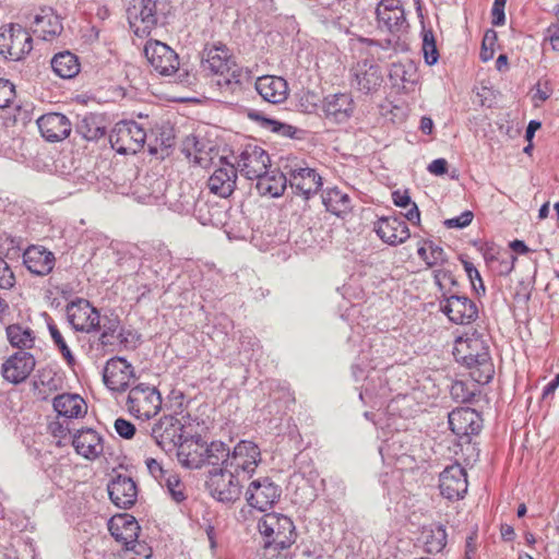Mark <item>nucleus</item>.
<instances>
[{"instance_id":"23","label":"nucleus","mask_w":559,"mask_h":559,"mask_svg":"<svg viewBox=\"0 0 559 559\" xmlns=\"http://www.w3.org/2000/svg\"><path fill=\"white\" fill-rule=\"evenodd\" d=\"M72 445L78 455L88 461L97 460L104 452V439L92 428L76 430L72 437Z\"/></svg>"},{"instance_id":"64","label":"nucleus","mask_w":559,"mask_h":559,"mask_svg":"<svg viewBox=\"0 0 559 559\" xmlns=\"http://www.w3.org/2000/svg\"><path fill=\"white\" fill-rule=\"evenodd\" d=\"M433 129V122L429 117H423L420 120V130L425 134H430Z\"/></svg>"},{"instance_id":"57","label":"nucleus","mask_w":559,"mask_h":559,"mask_svg":"<svg viewBox=\"0 0 559 559\" xmlns=\"http://www.w3.org/2000/svg\"><path fill=\"white\" fill-rule=\"evenodd\" d=\"M473 218L474 214L472 211H464L461 215L447 219L444 225L448 228H464L472 223Z\"/></svg>"},{"instance_id":"11","label":"nucleus","mask_w":559,"mask_h":559,"mask_svg":"<svg viewBox=\"0 0 559 559\" xmlns=\"http://www.w3.org/2000/svg\"><path fill=\"white\" fill-rule=\"evenodd\" d=\"M144 55L153 70L160 75H173L179 69L177 52L159 40H147L144 46Z\"/></svg>"},{"instance_id":"26","label":"nucleus","mask_w":559,"mask_h":559,"mask_svg":"<svg viewBox=\"0 0 559 559\" xmlns=\"http://www.w3.org/2000/svg\"><path fill=\"white\" fill-rule=\"evenodd\" d=\"M237 169L227 162H223L207 180V187L211 193L219 198H228L233 194L236 188Z\"/></svg>"},{"instance_id":"40","label":"nucleus","mask_w":559,"mask_h":559,"mask_svg":"<svg viewBox=\"0 0 559 559\" xmlns=\"http://www.w3.org/2000/svg\"><path fill=\"white\" fill-rule=\"evenodd\" d=\"M79 132L87 141H94L105 135L104 119L95 114L85 115L78 126Z\"/></svg>"},{"instance_id":"45","label":"nucleus","mask_w":559,"mask_h":559,"mask_svg":"<svg viewBox=\"0 0 559 559\" xmlns=\"http://www.w3.org/2000/svg\"><path fill=\"white\" fill-rule=\"evenodd\" d=\"M477 391V384L467 383L463 380H455L450 390L452 399L460 403L471 402Z\"/></svg>"},{"instance_id":"39","label":"nucleus","mask_w":559,"mask_h":559,"mask_svg":"<svg viewBox=\"0 0 559 559\" xmlns=\"http://www.w3.org/2000/svg\"><path fill=\"white\" fill-rule=\"evenodd\" d=\"M48 330L55 346L59 349L63 359L69 366H74L75 358L69 347V342L74 338L73 332L68 331L64 334L55 323H48Z\"/></svg>"},{"instance_id":"34","label":"nucleus","mask_w":559,"mask_h":559,"mask_svg":"<svg viewBox=\"0 0 559 559\" xmlns=\"http://www.w3.org/2000/svg\"><path fill=\"white\" fill-rule=\"evenodd\" d=\"M417 255L429 269L444 266L448 262L444 249L428 238L417 241Z\"/></svg>"},{"instance_id":"7","label":"nucleus","mask_w":559,"mask_h":559,"mask_svg":"<svg viewBox=\"0 0 559 559\" xmlns=\"http://www.w3.org/2000/svg\"><path fill=\"white\" fill-rule=\"evenodd\" d=\"M242 479L227 468H215L210 472L206 486L217 501L234 503L241 497Z\"/></svg>"},{"instance_id":"61","label":"nucleus","mask_w":559,"mask_h":559,"mask_svg":"<svg viewBox=\"0 0 559 559\" xmlns=\"http://www.w3.org/2000/svg\"><path fill=\"white\" fill-rule=\"evenodd\" d=\"M428 171L435 176H442L448 171V162L444 158L435 159L428 165Z\"/></svg>"},{"instance_id":"12","label":"nucleus","mask_w":559,"mask_h":559,"mask_svg":"<svg viewBox=\"0 0 559 559\" xmlns=\"http://www.w3.org/2000/svg\"><path fill=\"white\" fill-rule=\"evenodd\" d=\"M237 168L248 179H259L270 167V156L257 144L246 145L236 158Z\"/></svg>"},{"instance_id":"25","label":"nucleus","mask_w":559,"mask_h":559,"mask_svg":"<svg viewBox=\"0 0 559 559\" xmlns=\"http://www.w3.org/2000/svg\"><path fill=\"white\" fill-rule=\"evenodd\" d=\"M37 126L43 138L48 142H59L67 139L72 126L67 116L59 112H48L37 119Z\"/></svg>"},{"instance_id":"1","label":"nucleus","mask_w":559,"mask_h":559,"mask_svg":"<svg viewBox=\"0 0 559 559\" xmlns=\"http://www.w3.org/2000/svg\"><path fill=\"white\" fill-rule=\"evenodd\" d=\"M453 355L469 370L475 383L486 384L492 379L495 367L488 342L481 333L473 330L459 336L454 342Z\"/></svg>"},{"instance_id":"37","label":"nucleus","mask_w":559,"mask_h":559,"mask_svg":"<svg viewBox=\"0 0 559 559\" xmlns=\"http://www.w3.org/2000/svg\"><path fill=\"white\" fill-rule=\"evenodd\" d=\"M421 540L427 552L438 554L447 545L445 528L440 524L426 526L421 532Z\"/></svg>"},{"instance_id":"32","label":"nucleus","mask_w":559,"mask_h":559,"mask_svg":"<svg viewBox=\"0 0 559 559\" xmlns=\"http://www.w3.org/2000/svg\"><path fill=\"white\" fill-rule=\"evenodd\" d=\"M52 405L58 415L66 418H81L87 412V404L79 394L63 393L57 395Z\"/></svg>"},{"instance_id":"28","label":"nucleus","mask_w":559,"mask_h":559,"mask_svg":"<svg viewBox=\"0 0 559 559\" xmlns=\"http://www.w3.org/2000/svg\"><path fill=\"white\" fill-rule=\"evenodd\" d=\"M255 91L263 100L270 104H282L289 95L287 81L277 75H262L258 78Z\"/></svg>"},{"instance_id":"14","label":"nucleus","mask_w":559,"mask_h":559,"mask_svg":"<svg viewBox=\"0 0 559 559\" xmlns=\"http://www.w3.org/2000/svg\"><path fill=\"white\" fill-rule=\"evenodd\" d=\"M67 317L76 331L91 333L99 329L100 314L86 299L78 298L69 302Z\"/></svg>"},{"instance_id":"36","label":"nucleus","mask_w":559,"mask_h":559,"mask_svg":"<svg viewBox=\"0 0 559 559\" xmlns=\"http://www.w3.org/2000/svg\"><path fill=\"white\" fill-rule=\"evenodd\" d=\"M51 68L58 76L72 79L79 74L81 66L74 53L63 51L53 56L51 59Z\"/></svg>"},{"instance_id":"5","label":"nucleus","mask_w":559,"mask_h":559,"mask_svg":"<svg viewBox=\"0 0 559 559\" xmlns=\"http://www.w3.org/2000/svg\"><path fill=\"white\" fill-rule=\"evenodd\" d=\"M187 421L188 417L182 414L165 415L159 418L152 429L156 444L165 451L179 447L187 438Z\"/></svg>"},{"instance_id":"29","label":"nucleus","mask_w":559,"mask_h":559,"mask_svg":"<svg viewBox=\"0 0 559 559\" xmlns=\"http://www.w3.org/2000/svg\"><path fill=\"white\" fill-rule=\"evenodd\" d=\"M23 262L31 273L44 276L53 270L56 259L46 248L31 246L23 253Z\"/></svg>"},{"instance_id":"19","label":"nucleus","mask_w":559,"mask_h":559,"mask_svg":"<svg viewBox=\"0 0 559 559\" xmlns=\"http://www.w3.org/2000/svg\"><path fill=\"white\" fill-rule=\"evenodd\" d=\"M130 27L138 37H147L157 25L156 2L141 0L129 15Z\"/></svg>"},{"instance_id":"24","label":"nucleus","mask_w":559,"mask_h":559,"mask_svg":"<svg viewBox=\"0 0 559 559\" xmlns=\"http://www.w3.org/2000/svg\"><path fill=\"white\" fill-rule=\"evenodd\" d=\"M206 441L201 436L185 438L177 450L179 463L190 469H199L205 465Z\"/></svg>"},{"instance_id":"4","label":"nucleus","mask_w":559,"mask_h":559,"mask_svg":"<svg viewBox=\"0 0 559 559\" xmlns=\"http://www.w3.org/2000/svg\"><path fill=\"white\" fill-rule=\"evenodd\" d=\"M127 408L136 418L150 419L162 408L160 393L155 386L140 383L129 391Z\"/></svg>"},{"instance_id":"48","label":"nucleus","mask_w":559,"mask_h":559,"mask_svg":"<svg viewBox=\"0 0 559 559\" xmlns=\"http://www.w3.org/2000/svg\"><path fill=\"white\" fill-rule=\"evenodd\" d=\"M462 264H463L464 271L471 282L473 290L477 295H484L486 292V287L484 285V282H483L479 271L468 260H462Z\"/></svg>"},{"instance_id":"55","label":"nucleus","mask_w":559,"mask_h":559,"mask_svg":"<svg viewBox=\"0 0 559 559\" xmlns=\"http://www.w3.org/2000/svg\"><path fill=\"white\" fill-rule=\"evenodd\" d=\"M145 465L150 472V474L159 483L163 484L166 477L170 474L166 471L162 464L155 459H146Z\"/></svg>"},{"instance_id":"63","label":"nucleus","mask_w":559,"mask_h":559,"mask_svg":"<svg viewBox=\"0 0 559 559\" xmlns=\"http://www.w3.org/2000/svg\"><path fill=\"white\" fill-rule=\"evenodd\" d=\"M559 386V381L555 378L549 383H547L543 390V396L546 397L555 393V391Z\"/></svg>"},{"instance_id":"8","label":"nucleus","mask_w":559,"mask_h":559,"mask_svg":"<svg viewBox=\"0 0 559 559\" xmlns=\"http://www.w3.org/2000/svg\"><path fill=\"white\" fill-rule=\"evenodd\" d=\"M33 39L26 28L9 24L0 31V55L5 59L21 60L31 52Z\"/></svg>"},{"instance_id":"47","label":"nucleus","mask_w":559,"mask_h":559,"mask_svg":"<svg viewBox=\"0 0 559 559\" xmlns=\"http://www.w3.org/2000/svg\"><path fill=\"white\" fill-rule=\"evenodd\" d=\"M160 485L165 486L167 488L170 497L176 502L179 503V502H182L183 500H186V498H187L186 486L182 483V480L179 478L178 475L169 474L166 477V479L164 480V483Z\"/></svg>"},{"instance_id":"56","label":"nucleus","mask_w":559,"mask_h":559,"mask_svg":"<svg viewBox=\"0 0 559 559\" xmlns=\"http://www.w3.org/2000/svg\"><path fill=\"white\" fill-rule=\"evenodd\" d=\"M114 427L121 438L131 439L135 435V426L124 418L116 419Z\"/></svg>"},{"instance_id":"42","label":"nucleus","mask_w":559,"mask_h":559,"mask_svg":"<svg viewBox=\"0 0 559 559\" xmlns=\"http://www.w3.org/2000/svg\"><path fill=\"white\" fill-rule=\"evenodd\" d=\"M60 379H57L51 370H41L34 381V392L37 397L47 400L59 389Z\"/></svg>"},{"instance_id":"60","label":"nucleus","mask_w":559,"mask_h":559,"mask_svg":"<svg viewBox=\"0 0 559 559\" xmlns=\"http://www.w3.org/2000/svg\"><path fill=\"white\" fill-rule=\"evenodd\" d=\"M435 282L439 287H443L447 283L453 284V277L449 270H445L443 266L437 267L433 272Z\"/></svg>"},{"instance_id":"44","label":"nucleus","mask_w":559,"mask_h":559,"mask_svg":"<svg viewBox=\"0 0 559 559\" xmlns=\"http://www.w3.org/2000/svg\"><path fill=\"white\" fill-rule=\"evenodd\" d=\"M360 91L366 93L376 91L382 83V75L377 67H369L366 71L356 75Z\"/></svg>"},{"instance_id":"6","label":"nucleus","mask_w":559,"mask_h":559,"mask_svg":"<svg viewBox=\"0 0 559 559\" xmlns=\"http://www.w3.org/2000/svg\"><path fill=\"white\" fill-rule=\"evenodd\" d=\"M262 461L259 445L250 440H240L229 452L226 468L242 478H250Z\"/></svg>"},{"instance_id":"18","label":"nucleus","mask_w":559,"mask_h":559,"mask_svg":"<svg viewBox=\"0 0 559 559\" xmlns=\"http://www.w3.org/2000/svg\"><path fill=\"white\" fill-rule=\"evenodd\" d=\"M205 58L203 66L212 73L217 75H228L236 78V63L228 47L222 43H214L204 50Z\"/></svg>"},{"instance_id":"9","label":"nucleus","mask_w":559,"mask_h":559,"mask_svg":"<svg viewBox=\"0 0 559 559\" xmlns=\"http://www.w3.org/2000/svg\"><path fill=\"white\" fill-rule=\"evenodd\" d=\"M145 139V130L134 121L116 123L109 135L111 147L119 154H135L143 147Z\"/></svg>"},{"instance_id":"33","label":"nucleus","mask_w":559,"mask_h":559,"mask_svg":"<svg viewBox=\"0 0 559 559\" xmlns=\"http://www.w3.org/2000/svg\"><path fill=\"white\" fill-rule=\"evenodd\" d=\"M286 176L277 168L267 169L258 180L257 190L263 197L277 198L286 189Z\"/></svg>"},{"instance_id":"21","label":"nucleus","mask_w":559,"mask_h":559,"mask_svg":"<svg viewBox=\"0 0 559 559\" xmlns=\"http://www.w3.org/2000/svg\"><path fill=\"white\" fill-rule=\"evenodd\" d=\"M377 236L386 245L399 246L411 237L407 223L399 216L380 217L373 226Z\"/></svg>"},{"instance_id":"46","label":"nucleus","mask_w":559,"mask_h":559,"mask_svg":"<svg viewBox=\"0 0 559 559\" xmlns=\"http://www.w3.org/2000/svg\"><path fill=\"white\" fill-rule=\"evenodd\" d=\"M423 52L427 64L432 66L439 59L436 38L432 29H424L423 32Z\"/></svg>"},{"instance_id":"15","label":"nucleus","mask_w":559,"mask_h":559,"mask_svg":"<svg viewBox=\"0 0 559 559\" xmlns=\"http://www.w3.org/2000/svg\"><path fill=\"white\" fill-rule=\"evenodd\" d=\"M36 366L35 357L25 350L15 352L1 366V376L12 384L26 381Z\"/></svg>"},{"instance_id":"31","label":"nucleus","mask_w":559,"mask_h":559,"mask_svg":"<svg viewBox=\"0 0 559 559\" xmlns=\"http://www.w3.org/2000/svg\"><path fill=\"white\" fill-rule=\"evenodd\" d=\"M63 29L62 23L52 10H41L33 22V32L44 40H51L59 36Z\"/></svg>"},{"instance_id":"2","label":"nucleus","mask_w":559,"mask_h":559,"mask_svg":"<svg viewBox=\"0 0 559 559\" xmlns=\"http://www.w3.org/2000/svg\"><path fill=\"white\" fill-rule=\"evenodd\" d=\"M263 538V559H292L290 548L296 542V530L290 518L281 513H266L258 523Z\"/></svg>"},{"instance_id":"27","label":"nucleus","mask_w":559,"mask_h":559,"mask_svg":"<svg viewBox=\"0 0 559 559\" xmlns=\"http://www.w3.org/2000/svg\"><path fill=\"white\" fill-rule=\"evenodd\" d=\"M109 498L118 508L132 507L138 498V487L127 475H117L108 485Z\"/></svg>"},{"instance_id":"59","label":"nucleus","mask_w":559,"mask_h":559,"mask_svg":"<svg viewBox=\"0 0 559 559\" xmlns=\"http://www.w3.org/2000/svg\"><path fill=\"white\" fill-rule=\"evenodd\" d=\"M394 11H404L400 0H381L377 7V14H383L385 12L393 13Z\"/></svg>"},{"instance_id":"52","label":"nucleus","mask_w":559,"mask_h":559,"mask_svg":"<svg viewBox=\"0 0 559 559\" xmlns=\"http://www.w3.org/2000/svg\"><path fill=\"white\" fill-rule=\"evenodd\" d=\"M15 97L14 85L5 79H0V108H7Z\"/></svg>"},{"instance_id":"38","label":"nucleus","mask_w":559,"mask_h":559,"mask_svg":"<svg viewBox=\"0 0 559 559\" xmlns=\"http://www.w3.org/2000/svg\"><path fill=\"white\" fill-rule=\"evenodd\" d=\"M9 343L20 349H31L35 345V333L28 326L10 324L5 329Z\"/></svg>"},{"instance_id":"35","label":"nucleus","mask_w":559,"mask_h":559,"mask_svg":"<svg viewBox=\"0 0 559 559\" xmlns=\"http://www.w3.org/2000/svg\"><path fill=\"white\" fill-rule=\"evenodd\" d=\"M321 197L326 211L336 216L346 215L352 210V200L349 195L337 187L326 188L322 192Z\"/></svg>"},{"instance_id":"53","label":"nucleus","mask_w":559,"mask_h":559,"mask_svg":"<svg viewBox=\"0 0 559 559\" xmlns=\"http://www.w3.org/2000/svg\"><path fill=\"white\" fill-rule=\"evenodd\" d=\"M15 284V276L8 262L0 258V288L9 289Z\"/></svg>"},{"instance_id":"22","label":"nucleus","mask_w":559,"mask_h":559,"mask_svg":"<svg viewBox=\"0 0 559 559\" xmlns=\"http://www.w3.org/2000/svg\"><path fill=\"white\" fill-rule=\"evenodd\" d=\"M440 308L456 324H468L478 317L477 306L465 296H450L441 302Z\"/></svg>"},{"instance_id":"13","label":"nucleus","mask_w":559,"mask_h":559,"mask_svg":"<svg viewBox=\"0 0 559 559\" xmlns=\"http://www.w3.org/2000/svg\"><path fill=\"white\" fill-rule=\"evenodd\" d=\"M246 500L261 512L271 509L281 497V488L269 477L252 480L246 490Z\"/></svg>"},{"instance_id":"10","label":"nucleus","mask_w":559,"mask_h":559,"mask_svg":"<svg viewBox=\"0 0 559 559\" xmlns=\"http://www.w3.org/2000/svg\"><path fill=\"white\" fill-rule=\"evenodd\" d=\"M134 378V367L122 357H112L104 366L103 382L114 393L126 392Z\"/></svg>"},{"instance_id":"49","label":"nucleus","mask_w":559,"mask_h":559,"mask_svg":"<svg viewBox=\"0 0 559 559\" xmlns=\"http://www.w3.org/2000/svg\"><path fill=\"white\" fill-rule=\"evenodd\" d=\"M497 40V32L493 29H487L484 35L480 49V59L484 62H487L493 58Z\"/></svg>"},{"instance_id":"50","label":"nucleus","mask_w":559,"mask_h":559,"mask_svg":"<svg viewBox=\"0 0 559 559\" xmlns=\"http://www.w3.org/2000/svg\"><path fill=\"white\" fill-rule=\"evenodd\" d=\"M257 120L261 121V126L271 130L274 133L282 134L285 136H292L294 134V127L283 123L278 120L255 116Z\"/></svg>"},{"instance_id":"30","label":"nucleus","mask_w":559,"mask_h":559,"mask_svg":"<svg viewBox=\"0 0 559 559\" xmlns=\"http://www.w3.org/2000/svg\"><path fill=\"white\" fill-rule=\"evenodd\" d=\"M289 183L296 193L308 199L311 194L317 193L321 188L322 178L312 168L299 167L292 171Z\"/></svg>"},{"instance_id":"54","label":"nucleus","mask_w":559,"mask_h":559,"mask_svg":"<svg viewBox=\"0 0 559 559\" xmlns=\"http://www.w3.org/2000/svg\"><path fill=\"white\" fill-rule=\"evenodd\" d=\"M378 21L385 25L389 29L397 27L404 20V11L385 12L383 14H377Z\"/></svg>"},{"instance_id":"62","label":"nucleus","mask_w":559,"mask_h":559,"mask_svg":"<svg viewBox=\"0 0 559 559\" xmlns=\"http://www.w3.org/2000/svg\"><path fill=\"white\" fill-rule=\"evenodd\" d=\"M549 41L554 50L559 51V26L549 29Z\"/></svg>"},{"instance_id":"51","label":"nucleus","mask_w":559,"mask_h":559,"mask_svg":"<svg viewBox=\"0 0 559 559\" xmlns=\"http://www.w3.org/2000/svg\"><path fill=\"white\" fill-rule=\"evenodd\" d=\"M552 87L549 81H538L534 87L532 100L535 107H539L543 103L550 98Z\"/></svg>"},{"instance_id":"20","label":"nucleus","mask_w":559,"mask_h":559,"mask_svg":"<svg viewBox=\"0 0 559 559\" xmlns=\"http://www.w3.org/2000/svg\"><path fill=\"white\" fill-rule=\"evenodd\" d=\"M439 488L443 497L457 500L467 491L466 471L460 464H453L443 469L439 478Z\"/></svg>"},{"instance_id":"17","label":"nucleus","mask_w":559,"mask_h":559,"mask_svg":"<svg viewBox=\"0 0 559 559\" xmlns=\"http://www.w3.org/2000/svg\"><path fill=\"white\" fill-rule=\"evenodd\" d=\"M321 108L326 120L344 123L352 118L356 106L352 94L335 93L323 98Z\"/></svg>"},{"instance_id":"43","label":"nucleus","mask_w":559,"mask_h":559,"mask_svg":"<svg viewBox=\"0 0 559 559\" xmlns=\"http://www.w3.org/2000/svg\"><path fill=\"white\" fill-rule=\"evenodd\" d=\"M205 464L226 468V462L229 457V448L222 441H212L206 443Z\"/></svg>"},{"instance_id":"41","label":"nucleus","mask_w":559,"mask_h":559,"mask_svg":"<svg viewBox=\"0 0 559 559\" xmlns=\"http://www.w3.org/2000/svg\"><path fill=\"white\" fill-rule=\"evenodd\" d=\"M393 204L397 207L407 209L404 216L414 224H420V212L415 202L412 201L408 190H395L392 192Z\"/></svg>"},{"instance_id":"16","label":"nucleus","mask_w":559,"mask_h":559,"mask_svg":"<svg viewBox=\"0 0 559 559\" xmlns=\"http://www.w3.org/2000/svg\"><path fill=\"white\" fill-rule=\"evenodd\" d=\"M448 421L451 431L459 438L478 435L483 428V419L478 412L471 407H457L449 413Z\"/></svg>"},{"instance_id":"3","label":"nucleus","mask_w":559,"mask_h":559,"mask_svg":"<svg viewBox=\"0 0 559 559\" xmlns=\"http://www.w3.org/2000/svg\"><path fill=\"white\" fill-rule=\"evenodd\" d=\"M108 530L112 537L121 543L127 550L142 556L144 559L151 557V548L138 540L140 525L133 515L128 513L114 515L108 522Z\"/></svg>"},{"instance_id":"58","label":"nucleus","mask_w":559,"mask_h":559,"mask_svg":"<svg viewBox=\"0 0 559 559\" xmlns=\"http://www.w3.org/2000/svg\"><path fill=\"white\" fill-rule=\"evenodd\" d=\"M507 0H495L492 9H491V16H492V24L493 25H503L506 21L504 15V8H506Z\"/></svg>"}]
</instances>
